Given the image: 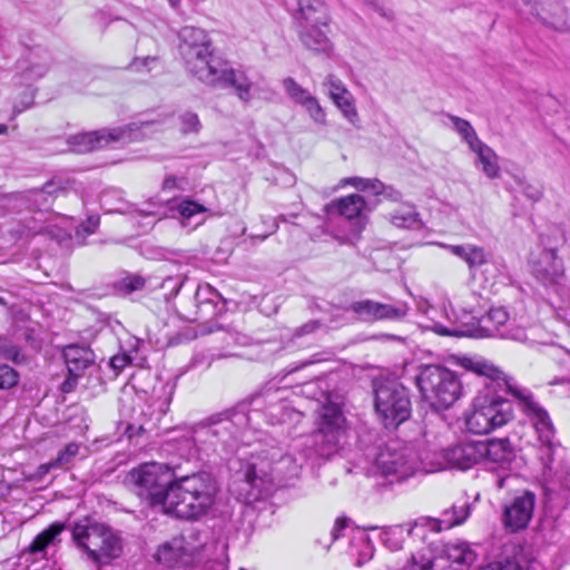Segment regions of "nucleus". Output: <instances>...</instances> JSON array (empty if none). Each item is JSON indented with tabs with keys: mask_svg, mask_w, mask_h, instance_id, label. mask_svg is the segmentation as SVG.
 I'll return each instance as SVG.
<instances>
[{
	"mask_svg": "<svg viewBox=\"0 0 570 570\" xmlns=\"http://www.w3.org/2000/svg\"><path fill=\"white\" fill-rule=\"evenodd\" d=\"M308 453L281 454L268 462L265 459L252 456L249 460L239 461V468L235 471L229 491L238 501L253 504L272 494L275 483L297 478L303 465L313 455Z\"/></svg>",
	"mask_w": 570,
	"mask_h": 570,
	"instance_id": "1",
	"label": "nucleus"
},
{
	"mask_svg": "<svg viewBox=\"0 0 570 570\" xmlns=\"http://www.w3.org/2000/svg\"><path fill=\"white\" fill-rule=\"evenodd\" d=\"M476 363H484L497 367L493 363L483 357H464L462 366L482 379L483 389L473 401V410L465 417V426L473 434H488L491 431L505 425L513 419L512 402L500 394H510L508 386H499L492 381L488 371L474 368Z\"/></svg>",
	"mask_w": 570,
	"mask_h": 570,
	"instance_id": "2",
	"label": "nucleus"
},
{
	"mask_svg": "<svg viewBox=\"0 0 570 570\" xmlns=\"http://www.w3.org/2000/svg\"><path fill=\"white\" fill-rule=\"evenodd\" d=\"M217 492V483L209 472L174 475L164 512L179 519L197 520L213 508Z\"/></svg>",
	"mask_w": 570,
	"mask_h": 570,
	"instance_id": "3",
	"label": "nucleus"
},
{
	"mask_svg": "<svg viewBox=\"0 0 570 570\" xmlns=\"http://www.w3.org/2000/svg\"><path fill=\"white\" fill-rule=\"evenodd\" d=\"M246 423V415L236 410L215 413L194 424L193 443L207 458L220 452L228 453L234 446L239 429Z\"/></svg>",
	"mask_w": 570,
	"mask_h": 570,
	"instance_id": "4",
	"label": "nucleus"
},
{
	"mask_svg": "<svg viewBox=\"0 0 570 570\" xmlns=\"http://www.w3.org/2000/svg\"><path fill=\"white\" fill-rule=\"evenodd\" d=\"M414 381L422 401L434 412L449 410L462 396L458 374L443 365L419 366Z\"/></svg>",
	"mask_w": 570,
	"mask_h": 570,
	"instance_id": "5",
	"label": "nucleus"
},
{
	"mask_svg": "<svg viewBox=\"0 0 570 570\" xmlns=\"http://www.w3.org/2000/svg\"><path fill=\"white\" fill-rule=\"evenodd\" d=\"M71 534L77 547L87 553L97 568L109 564L122 551L120 537L109 525L91 517L75 522Z\"/></svg>",
	"mask_w": 570,
	"mask_h": 570,
	"instance_id": "6",
	"label": "nucleus"
},
{
	"mask_svg": "<svg viewBox=\"0 0 570 570\" xmlns=\"http://www.w3.org/2000/svg\"><path fill=\"white\" fill-rule=\"evenodd\" d=\"M474 368L481 372L488 371L497 385L508 386L511 395L518 400L521 411L531 421L540 442L547 450V454L550 455L556 430L548 411L534 399L533 394L528 389L517 386L513 379L509 377L499 367L476 363Z\"/></svg>",
	"mask_w": 570,
	"mask_h": 570,
	"instance_id": "7",
	"label": "nucleus"
},
{
	"mask_svg": "<svg viewBox=\"0 0 570 570\" xmlns=\"http://www.w3.org/2000/svg\"><path fill=\"white\" fill-rule=\"evenodd\" d=\"M432 330L443 336L501 337L522 343L528 341L525 330L509 323V314L503 307L489 309L487 314L464 327H446L435 323Z\"/></svg>",
	"mask_w": 570,
	"mask_h": 570,
	"instance_id": "8",
	"label": "nucleus"
},
{
	"mask_svg": "<svg viewBox=\"0 0 570 570\" xmlns=\"http://www.w3.org/2000/svg\"><path fill=\"white\" fill-rule=\"evenodd\" d=\"M374 411L387 430H395L412 415L410 390L395 379L373 382Z\"/></svg>",
	"mask_w": 570,
	"mask_h": 570,
	"instance_id": "9",
	"label": "nucleus"
},
{
	"mask_svg": "<svg viewBox=\"0 0 570 570\" xmlns=\"http://www.w3.org/2000/svg\"><path fill=\"white\" fill-rule=\"evenodd\" d=\"M309 443L305 445L314 455L328 459L338 452L347 433L342 404L327 396V402L321 407Z\"/></svg>",
	"mask_w": 570,
	"mask_h": 570,
	"instance_id": "10",
	"label": "nucleus"
},
{
	"mask_svg": "<svg viewBox=\"0 0 570 570\" xmlns=\"http://www.w3.org/2000/svg\"><path fill=\"white\" fill-rule=\"evenodd\" d=\"M174 479V472L165 464L150 462L132 469L127 475V482L132 485L134 491L150 508L166 505Z\"/></svg>",
	"mask_w": 570,
	"mask_h": 570,
	"instance_id": "11",
	"label": "nucleus"
},
{
	"mask_svg": "<svg viewBox=\"0 0 570 570\" xmlns=\"http://www.w3.org/2000/svg\"><path fill=\"white\" fill-rule=\"evenodd\" d=\"M178 52L186 69L196 79L209 69L214 58H219L223 55L214 47L205 30L191 26H185L179 30Z\"/></svg>",
	"mask_w": 570,
	"mask_h": 570,
	"instance_id": "12",
	"label": "nucleus"
},
{
	"mask_svg": "<svg viewBox=\"0 0 570 570\" xmlns=\"http://www.w3.org/2000/svg\"><path fill=\"white\" fill-rule=\"evenodd\" d=\"M375 463L385 476H393L401 482L413 476L422 469L417 446L401 440L389 441L377 453Z\"/></svg>",
	"mask_w": 570,
	"mask_h": 570,
	"instance_id": "13",
	"label": "nucleus"
},
{
	"mask_svg": "<svg viewBox=\"0 0 570 570\" xmlns=\"http://www.w3.org/2000/svg\"><path fill=\"white\" fill-rule=\"evenodd\" d=\"M197 80L213 89H232L243 104L247 105L253 99V82L244 71L235 69L224 55L214 58L209 69Z\"/></svg>",
	"mask_w": 570,
	"mask_h": 570,
	"instance_id": "14",
	"label": "nucleus"
},
{
	"mask_svg": "<svg viewBox=\"0 0 570 570\" xmlns=\"http://www.w3.org/2000/svg\"><path fill=\"white\" fill-rule=\"evenodd\" d=\"M194 305L195 309L186 316L190 322L206 323L226 311V301L209 284L197 286Z\"/></svg>",
	"mask_w": 570,
	"mask_h": 570,
	"instance_id": "15",
	"label": "nucleus"
},
{
	"mask_svg": "<svg viewBox=\"0 0 570 570\" xmlns=\"http://www.w3.org/2000/svg\"><path fill=\"white\" fill-rule=\"evenodd\" d=\"M129 127H119L112 129H99L95 131L80 132L68 138L71 150L77 154L91 153L94 150L107 147L111 142L125 139L129 132Z\"/></svg>",
	"mask_w": 570,
	"mask_h": 570,
	"instance_id": "16",
	"label": "nucleus"
},
{
	"mask_svg": "<svg viewBox=\"0 0 570 570\" xmlns=\"http://www.w3.org/2000/svg\"><path fill=\"white\" fill-rule=\"evenodd\" d=\"M535 505V494L524 490L504 504L502 522L511 532H517L528 527L532 519Z\"/></svg>",
	"mask_w": 570,
	"mask_h": 570,
	"instance_id": "17",
	"label": "nucleus"
},
{
	"mask_svg": "<svg viewBox=\"0 0 570 570\" xmlns=\"http://www.w3.org/2000/svg\"><path fill=\"white\" fill-rule=\"evenodd\" d=\"M430 550L432 553L442 559V570H463L456 568H446V562H451L461 567H470L476 559V553L471 549L468 542L446 543L442 547L431 543L429 547L420 551Z\"/></svg>",
	"mask_w": 570,
	"mask_h": 570,
	"instance_id": "18",
	"label": "nucleus"
},
{
	"mask_svg": "<svg viewBox=\"0 0 570 570\" xmlns=\"http://www.w3.org/2000/svg\"><path fill=\"white\" fill-rule=\"evenodd\" d=\"M534 278L544 287L550 284H559V279H566L564 264L559 255L542 253L531 261Z\"/></svg>",
	"mask_w": 570,
	"mask_h": 570,
	"instance_id": "19",
	"label": "nucleus"
},
{
	"mask_svg": "<svg viewBox=\"0 0 570 570\" xmlns=\"http://www.w3.org/2000/svg\"><path fill=\"white\" fill-rule=\"evenodd\" d=\"M49 55L30 51L24 58L17 62V75L14 79L20 86L30 87L33 81L42 78L49 69Z\"/></svg>",
	"mask_w": 570,
	"mask_h": 570,
	"instance_id": "20",
	"label": "nucleus"
},
{
	"mask_svg": "<svg viewBox=\"0 0 570 570\" xmlns=\"http://www.w3.org/2000/svg\"><path fill=\"white\" fill-rule=\"evenodd\" d=\"M62 356L69 373V380L65 382V385L68 384L71 379L77 380L82 376L85 371L95 363L94 351L83 344H69L65 346Z\"/></svg>",
	"mask_w": 570,
	"mask_h": 570,
	"instance_id": "21",
	"label": "nucleus"
},
{
	"mask_svg": "<svg viewBox=\"0 0 570 570\" xmlns=\"http://www.w3.org/2000/svg\"><path fill=\"white\" fill-rule=\"evenodd\" d=\"M481 441L462 442L446 450L445 460L454 468L468 470L483 461Z\"/></svg>",
	"mask_w": 570,
	"mask_h": 570,
	"instance_id": "22",
	"label": "nucleus"
},
{
	"mask_svg": "<svg viewBox=\"0 0 570 570\" xmlns=\"http://www.w3.org/2000/svg\"><path fill=\"white\" fill-rule=\"evenodd\" d=\"M325 85L328 87V95L333 102L337 106V108H340L345 118L352 125H356L358 121V114L356 111L352 94L334 75H328L326 77Z\"/></svg>",
	"mask_w": 570,
	"mask_h": 570,
	"instance_id": "23",
	"label": "nucleus"
},
{
	"mask_svg": "<svg viewBox=\"0 0 570 570\" xmlns=\"http://www.w3.org/2000/svg\"><path fill=\"white\" fill-rule=\"evenodd\" d=\"M279 391H271L262 393L255 397L254 402L259 404L263 400L267 403L265 412L266 415L271 419L272 424H281L287 421L294 420L295 416H301V412L292 409L286 402L283 401L282 397L278 396Z\"/></svg>",
	"mask_w": 570,
	"mask_h": 570,
	"instance_id": "24",
	"label": "nucleus"
},
{
	"mask_svg": "<svg viewBox=\"0 0 570 570\" xmlns=\"http://www.w3.org/2000/svg\"><path fill=\"white\" fill-rule=\"evenodd\" d=\"M464 522V515H460V519H455L449 509H445L441 518L420 517L415 520V528L411 529V532L417 533L421 539H425L426 531L441 532L443 529H451L455 525H460Z\"/></svg>",
	"mask_w": 570,
	"mask_h": 570,
	"instance_id": "25",
	"label": "nucleus"
},
{
	"mask_svg": "<svg viewBox=\"0 0 570 570\" xmlns=\"http://www.w3.org/2000/svg\"><path fill=\"white\" fill-rule=\"evenodd\" d=\"M295 19L297 26L321 23L323 27H327L330 16L327 7L322 0H298Z\"/></svg>",
	"mask_w": 570,
	"mask_h": 570,
	"instance_id": "26",
	"label": "nucleus"
},
{
	"mask_svg": "<svg viewBox=\"0 0 570 570\" xmlns=\"http://www.w3.org/2000/svg\"><path fill=\"white\" fill-rule=\"evenodd\" d=\"M365 207L364 198L358 194L334 199L324 207L328 216H342L347 219L356 218Z\"/></svg>",
	"mask_w": 570,
	"mask_h": 570,
	"instance_id": "27",
	"label": "nucleus"
},
{
	"mask_svg": "<svg viewBox=\"0 0 570 570\" xmlns=\"http://www.w3.org/2000/svg\"><path fill=\"white\" fill-rule=\"evenodd\" d=\"M481 442L483 460L504 465L511 463L515 456L514 448L508 438L489 439Z\"/></svg>",
	"mask_w": 570,
	"mask_h": 570,
	"instance_id": "28",
	"label": "nucleus"
},
{
	"mask_svg": "<svg viewBox=\"0 0 570 570\" xmlns=\"http://www.w3.org/2000/svg\"><path fill=\"white\" fill-rule=\"evenodd\" d=\"M321 27H323L321 23L298 26L299 39L307 49L328 53L333 46Z\"/></svg>",
	"mask_w": 570,
	"mask_h": 570,
	"instance_id": "29",
	"label": "nucleus"
},
{
	"mask_svg": "<svg viewBox=\"0 0 570 570\" xmlns=\"http://www.w3.org/2000/svg\"><path fill=\"white\" fill-rule=\"evenodd\" d=\"M193 553L191 549L183 546V539H174L170 542L161 544L157 550V560L168 568H176L180 563H185V557Z\"/></svg>",
	"mask_w": 570,
	"mask_h": 570,
	"instance_id": "30",
	"label": "nucleus"
},
{
	"mask_svg": "<svg viewBox=\"0 0 570 570\" xmlns=\"http://www.w3.org/2000/svg\"><path fill=\"white\" fill-rule=\"evenodd\" d=\"M148 278L140 274L121 271L119 276L111 282L110 286L115 294L126 297L135 292L145 289Z\"/></svg>",
	"mask_w": 570,
	"mask_h": 570,
	"instance_id": "31",
	"label": "nucleus"
},
{
	"mask_svg": "<svg viewBox=\"0 0 570 570\" xmlns=\"http://www.w3.org/2000/svg\"><path fill=\"white\" fill-rule=\"evenodd\" d=\"M171 209L179 214L184 227H188L193 224V228L204 224L205 218L199 216L208 210L204 205L190 198L181 199L175 206H171Z\"/></svg>",
	"mask_w": 570,
	"mask_h": 570,
	"instance_id": "32",
	"label": "nucleus"
},
{
	"mask_svg": "<svg viewBox=\"0 0 570 570\" xmlns=\"http://www.w3.org/2000/svg\"><path fill=\"white\" fill-rule=\"evenodd\" d=\"M415 528V521L411 524H396L382 529L380 538L383 544L391 551H397L402 549L405 537L419 538L417 533L411 532L410 530Z\"/></svg>",
	"mask_w": 570,
	"mask_h": 570,
	"instance_id": "33",
	"label": "nucleus"
},
{
	"mask_svg": "<svg viewBox=\"0 0 570 570\" xmlns=\"http://www.w3.org/2000/svg\"><path fill=\"white\" fill-rule=\"evenodd\" d=\"M478 156V163L482 166V171L491 179L500 174V167L497 161L495 153L482 141L471 148Z\"/></svg>",
	"mask_w": 570,
	"mask_h": 570,
	"instance_id": "34",
	"label": "nucleus"
},
{
	"mask_svg": "<svg viewBox=\"0 0 570 570\" xmlns=\"http://www.w3.org/2000/svg\"><path fill=\"white\" fill-rule=\"evenodd\" d=\"M63 528L62 523H52L33 539L28 547V551L33 554L45 553L46 548L56 542Z\"/></svg>",
	"mask_w": 570,
	"mask_h": 570,
	"instance_id": "35",
	"label": "nucleus"
},
{
	"mask_svg": "<svg viewBox=\"0 0 570 570\" xmlns=\"http://www.w3.org/2000/svg\"><path fill=\"white\" fill-rule=\"evenodd\" d=\"M539 243L542 253L558 255L559 249L567 243V237L561 228L554 226L540 234Z\"/></svg>",
	"mask_w": 570,
	"mask_h": 570,
	"instance_id": "36",
	"label": "nucleus"
},
{
	"mask_svg": "<svg viewBox=\"0 0 570 570\" xmlns=\"http://www.w3.org/2000/svg\"><path fill=\"white\" fill-rule=\"evenodd\" d=\"M347 312L356 315L363 322H379L377 302L372 299H360L352 302L347 307Z\"/></svg>",
	"mask_w": 570,
	"mask_h": 570,
	"instance_id": "37",
	"label": "nucleus"
},
{
	"mask_svg": "<svg viewBox=\"0 0 570 570\" xmlns=\"http://www.w3.org/2000/svg\"><path fill=\"white\" fill-rule=\"evenodd\" d=\"M379 321H401L409 313V305L402 301L390 303L377 302Z\"/></svg>",
	"mask_w": 570,
	"mask_h": 570,
	"instance_id": "38",
	"label": "nucleus"
},
{
	"mask_svg": "<svg viewBox=\"0 0 570 570\" xmlns=\"http://www.w3.org/2000/svg\"><path fill=\"white\" fill-rule=\"evenodd\" d=\"M79 452V445L75 442L68 443L62 450H60L57 454V458L50 461L48 464H43L40 466V470L43 473L49 472L50 469L53 468H65L71 463L73 458Z\"/></svg>",
	"mask_w": 570,
	"mask_h": 570,
	"instance_id": "39",
	"label": "nucleus"
},
{
	"mask_svg": "<svg viewBox=\"0 0 570 570\" xmlns=\"http://www.w3.org/2000/svg\"><path fill=\"white\" fill-rule=\"evenodd\" d=\"M187 281V276L184 274H177L174 276H167L163 279L159 285V289L163 291V297L168 303L177 296L179 291L183 288Z\"/></svg>",
	"mask_w": 570,
	"mask_h": 570,
	"instance_id": "40",
	"label": "nucleus"
},
{
	"mask_svg": "<svg viewBox=\"0 0 570 570\" xmlns=\"http://www.w3.org/2000/svg\"><path fill=\"white\" fill-rule=\"evenodd\" d=\"M283 87L286 95L295 102L301 106H305L307 101L313 97L306 89L296 82L292 77H287L283 80Z\"/></svg>",
	"mask_w": 570,
	"mask_h": 570,
	"instance_id": "41",
	"label": "nucleus"
},
{
	"mask_svg": "<svg viewBox=\"0 0 570 570\" xmlns=\"http://www.w3.org/2000/svg\"><path fill=\"white\" fill-rule=\"evenodd\" d=\"M58 189L52 181L46 183L41 188L29 191V199H32L40 210H47L50 207L49 197H52Z\"/></svg>",
	"mask_w": 570,
	"mask_h": 570,
	"instance_id": "42",
	"label": "nucleus"
},
{
	"mask_svg": "<svg viewBox=\"0 0 570 570\" xmlns=\"http://www.w3.org/2000/svg\"><path fill=\"white\" fill-rule=\"evenodd\" d=\"M450 119L454 126V129L462 136L464 141L469 144L470 148L481 142L475 130L468 120L458 116H450Z\"/></svg>",
	"mask_w": 570,
	"mask_h": 570,
	"instance_id": "43",
	"label": "nucleus"
},
{
	"mask_svg": "<svg viewBox=\"0 0 570 570\" xmlns=\"http://www.w3.org/2000/svg\"><path fill=\"white\" fill-rule=\"evenodd\" d=\"M391 222L396 227L412 228L419 222V214L413 208L396 210L392 214Z\"/></svg>",
	"mask_w": 570,
	"mask_h": 570,
	"instance_id": "44",
	"label": "nucleus"
},
{
	"mask_svg": "<svg viewBox=\"0 0 570 570\" xmlns=\"http://www.w3.org/2000/svg\"><path fill=\"white\" fill-rule=\"evenodd\" d=\"M0 357L12 361L16 364L23 363L26 360L19 346L2 336H0Z\"/></svg>",
	"mask_w": 570,
	"mask_h": 570,
	"instance_id": "45",
	"label": "nucleus"
},
{
	"mask_svg": "<svg viewBox=\"0 0 570 570\" xmlns=\"http://www.w3.org/2000/svg\"><path fill=\"white\" fill-rule=\"evenodd\" d=\"M490 255L485 253L484 248L473 245L465 263L471 272L485 265L489 262Z\"/></svg>",
	"mask_w": 570,
	"mask_h": 570,
	"instance_id": "46",
	"label": "nucleus"
},
{
	"mask_svg": "<svg viewBox=\"0 0 570 570\" xmlns=\"http://www.w3.org/2000/svg\"><path fill=\"white\" fill-rule=\"evenodd\" d=\"M180 121V130L183 134L187 135L190 132H198L202 128V124L199 121V118L197 114L193 111H185L179 116Z\"/></svg>",
	"mask_w": 570,
	"mask_h": 570,
	"instance_id": "47",
	"label": "nucleus"
},
{
	"mask_svg": "<svg viewBox=\"0 0 570 570\" xmlns=\"http://www.w3.org/2000/svg\"><path fill=\"white\" fill-rule=\"evenodd\" d=\"M19 374L7 364H0V390H9L18 384Z\"/></svg>",
	"mask_w": 570,
	"mask_h": 570,
	"instance_id": "48",
	"label": "nucleus"
},
{
	"mask_svg": "<svg viewBox=\"0 0 570 570\" xmlns=\"http://www.w3.org/2000/svg\"><path fill=\"white\" fill-rule=\"evenodd\" d=\"M518 185L521 193L532 202H538L543 195L542 186L539 184H532L525 179H518Z\"/></svg>",
	"mask_w": 570,
	"mask_h": 570,
	"instance_id": "49",
	"label": "nucleus"
},
{
	"mask_svg": "<svg viewBox=\"0 0 570 570\" xmlns=\"http://www.w3.org/2000/svg\"><path fill=\"white\" fill-rule=\"evenodd\" d=\"M345 184H348L355 187L358 190H374V188H379L381 186V180L377 178H362V177H350L344 180Z\"/></svg>",
	"mask_w": 570,
	"mask_h": 570,
	"instance_id": "50",
	"label": "nucleus"
},
{
	"mask_svg": "<svg viewBox=\"0 0 570 570\" xmlns=\"http://www.w3.org/2000/svg\"><path fill=\"white\" fill-rule=\"evenodd\" d=\"M323 326V323L318 320H311L306 322L305 324L296 327L292 334L291 341L295 342L296 340L312 335L316 331H318Z\"/></svg>",
	"mask_w": 570,
	"mask_h": 570,
	"instance_id": "51",
	"label": "nucleus"
},
{
	"mask_svg": "<svg viewBox=\"0 0 570 570\" xmlns=\"http://www.w3.org/2000/svg\"><path fill=\"white\" fill-rule=\"evenodd\" d=\"M566 279H559V284H550L546 288L559 296L560 303L570 309V286L564 283Z\"/></svg>",
	"mask_w": 570,
	"mask_h": 570,
	"instance_id": "52",
	"label": "nucleus"
},
{
	"mask_svg": "<svg viewBox=\"0 0 570 570\" xmlns=\"http://www.w3.org/2000/svg\"><path fill=\"white\" fill-rule=\"evenodd\" d=\"M305 110L308 112L311 118L316 122L324 125L325 124V111L318 102L316 97H312L307 104L304 106Z\"/></svg>",
	"mask_w": 570,
	"mask_h": 570,
	"instance_id": "53",
	"label": "nucleus"
},
{
	"mask_svg": "<svg viewBox=\"0 0 570 570\" xmlns=\"http://www.w3.org/2000/svg\"><path fill=\"white\" fill-rule=\"evenodd\" d=\"M483 570H524V568L517 558H507L490 564Z\"/></svg>",
	"mask_w": 570,
	"mask_h": 570,
	"instance_id": "54",
	"label": "nucleus"
},
{
	"mask_svg": "<svg viewBox=\"0 0 570 570\" xmlns=\"http://www.w3.org/2000/svg\"><path fill=\"white\" fill-rule=\"evenodd\" d=\"M157 61L156 57L147 56L144 58H135L131 63L129 65V68L134 71L141 72V71H150L151 65Z\"/></svg>",
	"mask_w": 570,
	"mask_h": 570,
	"instance_id": "55",
	"label": "nucleus"
},
{
	"mask_svg": "<svg viewBox=\"0 0 570 570\" xmlns=\"http://www.w3.org/2000/svg\"><path fill=\"white\" fill-rule=\"evenodd\" d=\"M374 195H381L386 199L392 202H399L402 197V194L392 186H387L381 181V186L379 188H374Z\"/></svg>",
	"mask_w": 570,
	"mask_h": 570,
	"instance_id": "56",
	"label": "nucleus"
},
{
	"mask_svg": "<svg viewBox=\"0 0 570 570\" xmlns=\"http://www.w3.org/2000/svg\"><path fill=\"white\" fill-rule=\"evenodd\" d=\"M350 523H351V519H348L346 517L337 518L333 525V529L331 531L332 540L333 541L337 540L341 537L342 531L344 529H346Z\"/></svg>",
	"mask_w": 570,
	"mask_h": 570,
	"instance_id": "57",
	"label": "nucleus"
},
{
	"mask_svg": "<svg viewBox=\"0 0 570 570\" xmlns=\"http://www.w3.org/2000/svg\"><path fill=\"white\" fill-rule=\"evenodd\" d=\"M472 244H464V245H446L445 247L450 250L451 254L455 255L456 257H460L464 262L468 258V255L472 248Z\"/></svg>",
	"mask_w": 570,
	"mask_h": 570,
	"instance_id": "58",
	"label": "nucleus"
},
{
	"mask_svg": "<svg viewBox=\"0 0 570 570\" xmlns=\"http://www.w3.org/2000/svg\"><path fill=\"white\" fill-rule=\"evenodd\" d=\"M542 22L556 30H559V31H562V32H566V31H570V23H568L566 20H557L554 18H548V17H542L540 16Z\"/></svg>",
	"mask_w": 570,
	"mask_h": 570,
	"instance_id": "59",
	"label": "nucleus"
},
{
	"mask_svg": "<svg viewBox=\"0 0 570 570\" xmlns=\"http://www.w3.org/2000/svg\"><path fill=\"white\" fill-rule=\"evenodd\" d=\"M130 361L131 358L128 354H117L110 358V366L116 371H120L125 368L130 363Z\"/></svg>",
	"mask_w": 570,
	"mask_h": 570,
	"instance_id": "60",
	"label": "nucleus"
},
{
	"mask_svg": "<svg viewBox=\"0 0 570 570\" xmlns=\"http://www.w3.org/2000/svg\"><path fill=\"white\" fill-rule=\"evenodd\" d=\"M24 97L21 104L13 105L12 111L14 115L22 112L33 105V91L24 92Z\"/></svg>",
	"mask_w": 570,
	"mask_h": 570,
	"instance_id": "61",
	"label": "nucleus"
},
{
	"mask_svg": "<svg viewBox=\"0 0 570 570\" xmlns=\"http://www.w3.org/2000/svg\"><path fill=\"white\" fill-rule=\"evenodd\" d=\"M449 510L453 515H455V519H458V518L460 519V515H462V513H463L464 521H465L470 515L471 508H470L469 503L464 502L460 505L453 504Z\"/></svg>",
	"mask_w": 570,
	"mask_h": 570,
	"instance_id": "62",
	"label": "nucleus"
},
{
	"mask_svg": "<svg viewBox=\"0 0 570 570\" xmlns=\"http://www.w3.org/2000/svg\"><path fill=\"white\" fill-rule=\"evenodd\" d=\"M206 569L209 570H227L226 559L223 556L222 559H215L213 561L207 562Z\"/></svg>",
	"mask_w": 570,
	"mask_h": 570,
	"instance_id": "63",
	"label": "nucleus"
},
{
	"mask_svg": "<svg viewBox=\"0 0 570 570\" xmlns=\"http://www.w3.org/2000/svg\"><path fill=\"white\" fill-rule=\"evenodd\" d=\"M177 187H178L177 177L174 176V175L167 176L164 179V181H163V189L164 190H170V189H175Z\"/></svg>",
	"mask_w": 570,
	"mask_h": 570,
	"instance_id": "64",
	"label": "nucleus"
}]
</instances>
